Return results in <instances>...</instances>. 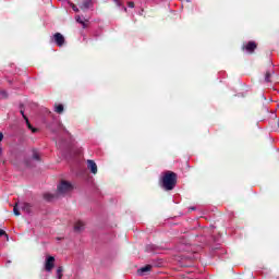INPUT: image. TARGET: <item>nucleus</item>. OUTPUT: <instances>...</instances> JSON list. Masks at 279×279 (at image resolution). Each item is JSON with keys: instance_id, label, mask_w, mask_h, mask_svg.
Listing matches in <instances>:
<instances>
[{"instance_id": "obj_1", "label": "nucleus", "mask_w": 279, "mask_h": 279, "mask_svg": "<svg viewBox=\"0 0 279 279\" xmlns=\"http://www.w3.org/2000/svg\"><path fill=\"white\" fill-rule=\"evenodd\" d=\"M161 182L165 191H173L178 182V174H175L174 172L168 171L163 174Z\"/></svg>"}, {"instance_id": "obj_2", "label": "nucleus", "mask_w": 279, "mask_h": 279, "mask_svg": "<svg viewBox=\"0 0 279 279\" xmlns=\"http://www.w3.org/2000/svg\"><path fill=\"white\" fill-rule=\"evenodd\" d=\"M73 189H75L73 183L62 180L57 186V193L58 195H69V193H72Z\"/></svg>"}, {"instance_id": "obj_3", "label": "nucleus", "mask_w": 279, "mask_h": 279, "mask_svg": "<svg viewBox=\"0 0 279 279\" xmlns=\"http://www.w3.org/2000/svg\"><path fill=\"white\" fill-rule=\"evenodd\" d=\"M56 267V257L48 256L45 262V270L51 271Z\"/></svg>"}, {"instance_id": "obj_4", "label": "nucleus", "mask_w": 279, "mask_h": 279, "mask_svg": "<svg viewBox=\"0 0 279 279\" xmlns=\"http://www.w3.org/2000/svg\"><path fill=\"white\" fill-rule=\"evenodd\" d=\"M52 40L53 43H56V45L58 47H62V45H64V36L60 33H56L53 36H52Z\"/></svg>"}, {"instance_id": "obj_5", "label": "nucleus", "mask_w": 279, "mask_h": 279, "mask_svg": "<svg viewBox=\"0 0 279 279\" xmlns=\"http://www.w3.org/2000/svg\"><path fill=\"white\" fill-rule=\"evenodd\" d=\"M87 168L89 169L90 173L97 175V163L94 160H87Z\"/></svg>"}, {"instance_id": "obj_6", "label": "nucleus", "mask_w": 279, "mask_h": 279, "mask_svg": "<svg viewBox=\"0 0 279 279\" xmlns=\"http://www.w3.org/2000/svg\"><path fill=\"white\" fill-rule=\"evenodd\" d=\"M19 206L20 210H23V213H26L27 215L32 213V205H29L28 203H19Z\"/></svg>"}, {"instance_id": "obj_7", "label": "nucleus", "mask_w": 279, "mask_h": 279, "mask_svg": "<svg viewBox=\"0 0 279 279\" xmlns=\"http://www.w3.org/2000/svg\"><path fill=\"white\" fill-rule=\"evenodd\" d=\"M243 49L248 51V53H254V49H256V43L250 41L248 44H246V46L243 47Z\"/></svg>"}, {"instance_id": "obj_8", "label": "nucleus", "mask_w": 279, "mask_h": 279, "mask_svg": "<svg viewBox=\"0 0 279 279\" xmlns=\"http://www.w3.org/2000/svg\"><path fill=\"white\" fill-rule=\"evenodd\" d=\"M58 195L53 194V193H45L44 194V199H46V202H53L54 199H57Z\"/></svg>"}, {"instance_id": "obj_9", "label": "nucleus", "mask_w": 279, "mask_h": 279, "mask_svg": "<svg viewBox=\"0 0 279 279\" xmlns=\"http://www.w3.org/2000/svg\"><path fill=\"white\" fill-rule=\"evenodd\" d=\"M147 271H151V266L150 265L142 267L141 269L137 270V274L140 276H145V274H147Z\"/></svg>"}, {"instance_id": "obj_10", "label": "nucleus", "mask_w": 279, "mask_h": 279, "mask_svg": "<svg viewBox=\"0 0 279 279\" xmlns=\"http://www.w3.org/2000/svg\"><path fill=\"white\" fill-rule=\"evenodd\" d=\"M84 222L83 221H76L74 225V231L75 232H82L84 230Z\"/></svg>"}, {"instance_id": "obj_11", "label": "nucleus", "mask_w": 279, "mask_h": 279, "mask_svg": "<svg viewBox=\"0 0 279 279\" xmlns=\"http://www.w3.org/2000/svg\"><path fill=\"white\" fill-rule=\"evenodd\" d=\"M21 114H22L23 118L25 119L27 128H28L29 130H32L33 133H36V129H34V128L32 126V124L29 123V120L27 119V117H25V113H24L23 111H21Z\"/></svg>"}, {"instance_id": "obj_12", "label": "nucleus", "mask_w": 279, "mask_h": 279, "mask_svg": "<svg viewBox=\"0 0 279 279\" xmlns=\"http://www.w3.org/2000/svg\"><path fill=\"white\" fill-rule=\"evenodd\" d=\"M271 75H274V70H268L265 74V82H271Z\"/></svg>"}, {"instance_id": "obj_13", "label": "nucleus", "mask_w": 279, "mask_h": 279, "mask_svg": "<svg viewBox=\"0 0 279 279\" xmlns=\"http://www.w3.org/2000/svg\"><path fill=\"white\" fill-rule=\"evenodd\" d=\"M54 112H57V114H62V112H64V106L56 105L54 106Z\"/></svg>"}, {"instance_id": "obj_14", "label": "nucleus", "mask_w": 279, "mask_h": 279, "mask_svg": "<svg viewBox=\"0 0 279 279\" xmlns=\"http://www.w3.org/2000/svg\"><path fill=\"white\" fill-rule=\"evenodd\" d=\"M90 0H85L81 5V10H88V8H90Z\"/></svg>"}, {"instance_id": "obj_15", "label": "nucleus", "mask_w": 279, "mask_h": 279, "mask_svg": "<svg viewBox=\"0 0 279 279\" xmlns=\"http://www.w3.org/2000/svg\"><path fill=\"white\" fill-rule=\"evenodd\" d=\"M20 208H21V207H20L19 203H16V204L14 205V207H13V213H14V215H15L16 217H19V216L21 215V211H19Z\"/></svg>"}, {"instance_id": "obj_16", "label": "nucleus", "mask_w": 279, "mask_h": 279, "mask_svg": "<svg viewBox=\"0 0 279 279\" xmlns=\"http://www.w3.org/2000/svg\"><path fill=\"white\" fill-rule=\"evenodd\" d=\"M33 159L40 160V154L38 153V150H33Z\"/></svg>"}, {"instance_id": "obj_17", "label": "nucleus", "mask_w": 279, "mask_h": 279, "mask_svg": "<svg viewBox=\"0 0 279 279\" xmlns=\"http://www.w3.org/2000/svg\"><path fill=\"white\" fill-rule=\"evenodd\" d=\"M76 21L83 26L86 27V23L84 22V20H82V17L80 15L76 16Z\"/></svg>"}, {"instance_id": "obj_18", "label": "nucleus", "mask_w": 279, "mask_h": 279, "mask_svg": "<svg viewBox=\"0 0 279 279\" xmlns=\"http://www.w3.org/2000/svg\"><path fill=\"white\" fill-rule=\"evenodd\" d=\"M57 278H58V279H62V267H59V268L57 269Z\"/></svg>"}, {"instance_id": "obj_19", "label": "nucleus", "mask_w": 279, "mask_h": 279, "mask_svg": "<svg viewBox=\"0 0 279 279\" xmlns=\"http://www.w3.org/2000/svg\"><path fill=\"white\" fill-rule=\"evenodd\" d=\"M0 236H7V240H8V235L5 234V232L2 229H0Z\"/></svg>"}, {"instance_id": "obj_20", "label": "nucleus", "mask_w": 279, "mask_h": 279, "mask_svg": "<svg viewBox=\"0 0 279 279\" xmlns=\"http://www.w3.org/2000/svg\"><path fill=\"white\" fill-rule=\"evenodd\" d=\"M72 10H73L74 12H80V9H77L75 4H72Z\"/></svg>"}, {"instance_id": "obj_21", "label": "nucleus", "mask_w": 279, "mask_h": 279, "mask_svg": "<svg viewBox=\"0 0 279 279\" xmlns=\"http://www.w3.org/2000/svg\"><path fill=\"white\" fill-rule=\"evenodd\" d=\"M128 7H129V8H134V2H129V3H128Z\"/></svg>"}, {"instance_id": "obj_22", "label": "nucleus", "mask_w": 279, "mask_h": 279, "mask_svg": "<svg viewBox=\"0 0 279 279\" xmlns=\"http://www.w3.org/2000/svg\"><path fill=\"white\" fill-rule=\"evenodd\" d=\"M3 141V133H0V143Z\"/></svg>"}, {"instance_id": "obj_23", "label": "nucleus", "mask_w": 279, "mask_h": 279, "mask_svg": "<svg viewBox=\"0 0 279 279\" xmlns=\"http://www.w3.org/2000/svg\"><path fill=\"white\" fill-rule=\"evenodd\" d=\"M1 154H3V148H1V146H0V156H1Z\"/></svg>"}, {"instance_id": "obj_24", "label": "nucleus", "mask_w": 279, "mask_h": 279, "mask_svg": "<svg viewBox=\"0 0 279 279\" xmlns=\"http://www.w3.org/2000/svg\"><path fill=\"white\" fill-rule=\"evenodd\" d=\"M116 3H119V0H113Z\"/></svg>"}, {"instance_id": "obj_25", "label": "nucleus", "mask_w": 279, "mask_h": 279, "mask_svg": "<svg viewBox=\"0 0 279 279\" xmlns=\"http://www.w3.org/2000/svg\"><path fill=\"white\" fill-rule=\"evenodd\" d=\"M2 95H5V92H2Z\"/></svg>"}, {"instance_id": "obj_26", "label": "nucleus", "mask_w": 279, "mask_h": 279, "mask_svg": "<svg viewBox=\"0 0 279 279\" xmlns=\"http://www.w3.org/2000/svg\"><path fill=\"white\" fill-rule=\"evenodd\" d=\"M186 1H187V3L191 2V0H186Z\"/></svg>"}]
</instances>
